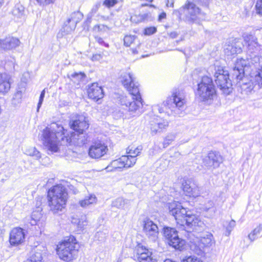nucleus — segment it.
Masks as SVG:
<instances>
[{
    "label": "nucleus",
    "mask_w": 262,
    "mask_h": 262,
    "mask_svg": "<svg viewBox=\"0 0 262 262\" xmlns=\"http://www.w3.org/2000/svg\"><path fill=\"white\" fill-rule=\"evenodd\" d=\"M97 201L96 196L94 194H89L83 199L79 201V205L83 208H86L91 205L96 204Z\"/></svg>",
    "instance_id": "28"
},
{
    "label": "nucleus",
    "mask_w": 262,
    "mask_h": 262,
    "mask_svg": "<svg viewBox=\"0 0 262 262\" xmlns=\"http://www.w3.org/2000/svg\"><path fill=\"white\" fill-rule=\"evenodd\" d=\"M235 225L236 224L234 220H232L230 221V222L228 224V225L226 228V230L225 232V235L226 236H229L231 232L235 226Z\"/></svg>",
    "instance_id": "45"
},
{
    "label": "nucleus",
    "mask_w": 262,
    "mask_h": 262,
    "mask_svg": "<svg viewBox=\"0 0 262 262\" xmlns=\"http://www.w3.org/2000/svg\"><path fill=\"white\" fill-rule=\"evenodd\" d=\"M23 92L20 90H18L14 94L12 102L14 105H17L21 102V98L23 96Z\"/></svg>",
    "instance_id": "39"
},
{
    "label": "nucleus",
    "mask_w": 262,
    "mask_h": 262,
    "mask_svg": "<svg viewBox=\"0 0 262 262\" xmlns=\"http://www.w3.org/2000/svg\"><path fill=\"white\" fill-rule=\"evenodd\" d=\"M214 243V241L212 234L206 233L199 237H196L193 239L190 247L193 248L198 254L202 252L205 248L211 247Z\"/></svg>",
    "instance_id": "9"
},
{
    "label": "nucleus",
    "mask_w": 262,
    "mask_h": 262,
    "mask_svg": "<svg viewBox=\"0 0 262 262\" xmlns=\"http://www.w3.org/2000/svg\"><path fill=\"white\" fill-rule=\"evenodd\" d=\"M244 74V69L242 68H236L235 66L233 69L232 75L237 80H241Z\"/></svg>",
    "instance_id": "38"
},
{
    "label": "nucleus",
    "mask_w": 262,
    "mask_h": 262,
    "mask_svg": "<svg viewBox=\"0 0 262 262\" xmlns=\"http://www.w3.org/2000/svg\"><path fill=\"white\" fill-rule=\"evenodd\" d=\"M182 262H203L200 258L194 256H190L183 260Z\"/></svg>",
    "instance_id": "49"
},
{
    "label": "nucleus",
    "mask_w": 262,
    "mask_h": 262,
    "mask_svg": "<svg viewBox=\"0 0 262 262\" xmlns=\"http://www.w3.org/2000/svg\"><path fill=\"white\" fill-rule=\"evenodd\" d=\"M255 7L256 13L262 15V0H257Z\"/></svg>",
    "instance_id": "50"
},
{
    "label": "nucleus",
    "mask_w": 262,
    "mask_h": 262,
    "mask_svg": "<svg viewBox=\"0 0 262 262\" xmlns=\"http://www.w3.org/2000/svg\"><path fill=\"white\" fill-rule=\"evenodd\" d=\"M88 94L89 98L95 101H98L104 97L102 88L98 83H93L89 85Z\"/></svg>",
    "instance_id": "16"
},
{
    "label": "nucleus",
    "mask_w": 262,
    "mask_h": 262,
    "mask_svg": "<svg viewBox=\"0 0 262 262\" xmlns=\"http://www.w3.org/2000/svg\"><path fill=\"white\" fill-rule=\"evenodd\" d=\"M131 202L130 200L120 197L112 202V206L118 209H129L131 205Z\"/></svg>",
    "instance_id": "25"
},
{
    "label": "nucleus",
    "mask_w": 262,
    "mask_h": 262,
    "mask_svg": "<svg viewBox=\"0 0 262 262\" xmlns=\"http://www.w3.org/2000/svg\"><path fill=\"white\" fill-rule=\"evenodd\" d=\"M132 96L133 100L129 103L127 108L129 111L136 112L142 105V99L139 92L138 94Z\"/></svg>",
    "instance_id": "27"
},
{
    "label": "nucleus",
    "mask_w": 262,
    "mask_h": 262,
    "mask_svg": "<svg viewBox=\"0 0 262 262\" xmlns=\"http://www.w3.org/2000/svg\"><path fill=\"white\" fill-rule=\"evenodd\" d=\"M42 136L44 145L53 152L58 151L60 141L61 144H68L71 142V139L64 135L63 126L56 122L51 123L43 129Z\"/></svg>",
    "instance_id": "1"
},
{
    "label": "nucleus",
    "mask_w": 262,
    "mask_h": 262,
    "mask_svg": "<svg viewBox=\"0 0 262 262\" xmlns=\"http://www.w3.org/2000/svg\"><path fill=\"white\" fill-rule=\"evenodd\" d=\"M247 64V61L244 59H238L235 63V68H242L245 69V68L246 67Z\"/></svg>",
    "instance_id": "46"
},
{
    "label": "nucleus",
    "mask_w": 262,
    "mask_h": 262,
    "mask_svg": "<svg viewBox=\"0 0 262 262\" xmlns=\"http://www.w3.org/2000/svg\"><path fill=\"white\" fill-rule=\"evenodd\" d=\"M214 73V80L221 90L226 95L232 92V83L229 78V73L223 67H215Z\"/></svg>",
    "instance_id": "7"
},
{
    "label": "nucleus",
    "mask_w": 262,
    "mask_h": 262,
    "mask_svg": "<svg viewBox=\"0 0 262 262\" xmlns=\"http://www.w3.org/2000/svg\"><path fill=\"white\" fill-rule=\"evenodd\" d=\"M122 83L125 89L132 95H136L139 94V89L137 82H135V78L130 73H126L122 76Z\"/></svg>",
    "instance_id": "11"
},
{
    "label": "nucleus",
    "mask_w": 262,
    "mask_h": 262,
    "mask_svg": "<svg viewBox=\"0 0 262 262\" xmlns=\"http://www.w3.org/2000/svg\"><path fill=\"white\" fill-rule=\"evenodd\" d=\"M68 198V193L64 186L57 185L48 191V200L50 210L56 213L65 207Z\"/></svg>",
    "instance_id": "3"
},
{
    "label": "nucleus",
    "mask_w": 262,
    "mask_h": 262,
    "mask_svg": "<svg viewBox=\"0 0 262 262\" xmlns=\"http://www.w3.org/2000/svg\"><path fill=\"white\" fill-rule=\"evenodd\" d=\"M41 217L40 213L38 211H34L30 217V223L31 225H35L39 221Z\"/></svg>",
    "instance_id": "41"
},
{
    "label": "nucleus",
    "mask_w": 262,
    "mask_h": 262,
    "mask_svg": "<svg viewBox=\"0 0 262 262\" xmlns=\"http://www.w3.org/2000/svg\"><path fill=\"white\" fill-rule=\"evenodd\" d=\"M241 52V48L235 45H228L225 49V53L228 56L235 55Z\"/></svg>",
    "instance_id": "31"
},
{
    "label": "nucleus",
    "mask_w": 262,
    "mask_h": 262,
    "mask_svg": "<svg viewBox=\"0 0 262 262\" xmlns=\"http://www.w3.org/2000/svg\"><path fill=\"white\" fill-rule=\"evenodd\" d=\"M42 256L40 252H36L30 259L26 260L25 262H42Z\"/></svg>",
    "instance_id": "40"
},
{
    "label": "nucleus",
    "mask_w": 262,
    "mask_h": 262,
    "mask_svg": "<svg viewBox=\"0 0 262 262\" xmlns=\"http://www.w3.org/2000/svg\"><path fill=\"white\" fill-rule=\"evenodd\" d=\"M262 230V225H260L258 226H257L256 228H255L252 232L254 234L255 236H257L258 234H259L261 231Z\"/></svg>",
    "instance_id": "57"
},
{
    "label": "nucleus",
    "mask_w": 262,
    "mask_h": 262,
    "mask_svg": "<svg viewBox=\"0 0 262 262\" xmlns=\"http://www.w3.org/2000/svg\"><path fill=\"white\" fill-rule=\"evenodd\" d=\"M252 60L255 63L258 64V74L255 76V80L258 86L262 88V55L255 56Z\"/></svg>",
    "instance_id": "26"
},
{
    "label": "nucleus",
    "mask_w": 262,
    "mask_h": 262,
    "mask_svg": "<svg viewBox=\"0 0 262 262\" xmlns=\"http://www.w3.org/2000/svg\"><path fill=\"white\" fill-rule=\"evenodd\" d=\"M166 16V13L164 12H163V13H161L160 15H159V19L160 20H161L162 19L165 18Z\"/></svg>",
    "instance_id": "63"
},
{
    "label": "nucleus",
    "mask_w": 262,
    "mask_h": 262,
    "mask_svg": "<svg viewBox=\"0 0 262 262\" xmlns=\"http://www.w3.org/2000/svg\"><path fill=\"white\" fill-rule=\"evenodd\" d=\"M40 5H48L54 3L55 0H36Z\"/></svg>",
    "instance_id": "55"
},
{
    "label": "nucleus",
    "mask_w": 262,
    "mask_h": 262,
    "mask_svg": "<svg viewBox=\"0 0 262 262\" xmlns=\"http://www.w3.org/2000/svg\"><path fill=\"white\" fill-rule=\"evenodd\" d=\"M208 3V0H199L198 4L202 5H207Z\"/></svg>",
    "instance_id": "62"
},
{
    "label": "nucleus",
    "mask_w": 262,
    "mask_h": 262,
    "mask_svg": "<svg viewBox=\"0 0 262 262\" xmlns=\"http://www.w3.org/2000/svg\"><path fill=\"white\" fill-rule=\"evenodd\" d=\"M87 225V221L85 217L81 218L77 223V226L80 229H82Z\"/></svg>",
    "instance_id": "53"
},
{
    "label": "nucleus",
    "mask_w": 262,
    "mask_h": 262,
    "mask_svg": "<svg viewBox=\"0 0 262 262\" xmlns=\"http://www.w3.org/2000/svg\"><path fill=\"white\" fill-rule=\"evenodd\" d=\"M99 5H100V4H97V5H95V7H94V8H93L92 9V12H96L97 11V10H98V8H99Z\"/></svg>",
    "instance_id": "64"
},
{
    "label": "nucleus",
    "mask_w": 262,
    "mask_h": 262,
    "mask_svg": "<svg viewBox=\"0 0 262 262\" xmlns=\"http://www.w3.org/2000/svg\"><path fill=\"white\" fill-rule=\"evenodd\" d=\"M177 233V231L174 228L170 227H166L164 228V236L168 239V241H169L170 239H171L174 236H176V234Z\"/></svg>",
    "instance_id": "33"
},
{
    "label": "nucleus",
    "mask_w": 262,
    "mask_h": 262,
    "mask_svg": "<svg viewBox=\"0 0 262 262\" xmlns=\"http://www.w3.org/2000/svg\"><path fill=\"white\" fill-rule=\"evenodd\" d=\"M143 147L141 145H139L136 148L128 147L126 149L127 155H124V157L128 159V163L133 167L136 163L137 157L140 155Z\"/></svg>",
    "instance_id": "19"
},
{
    "label": "nucleus",
    "mask_w": 262,
    "mask_h": 262,
    "mask_svg": "<svg viewBox=\"0 0 262 262\" xmlns=\"http://www.w3.org/2000/svg\"><path fill=\"white\" fill-rule=\"evenodd\" d=\"M85 77V74L83 73L79 72V73H74L72 74L70 76L72 80L74 82H79L80 81L83 79Z\"/></svg>",
    "instance_id": "42"
},
{
    "label": "nucleus",
    "mask_w": 262,
    "mask_h": 262,
    "mask_svg": "<svg viewBox=\"0 0 262 262\" xmlns=\"http://www.w3.org/2000/svg\"><path fill=\"white\" fill-rule=\"evenodd\" d=\"M168 122L166 120L157 119L151 122L150 124V132L152 135L162 132L168 126Z\"/></svg>",
    "instance_id": "18"
},
{
    "label": "nucleus",
    "mask_w": 262,
    "mask_h": 262,
    "mask_svg": "<svg viewBox=\"0 0 262 262\" xmlns=\"http://www.w3.org/2000/svg\"><path fill=\"white\" fill-rule=\"evenodd\" d=\"M185 103V95L179 91H175L163 102V105L166 110L171 111L172 115H176L179 114V111L183 108Z\"/></svg>",
    "instance_id": "5"
},
{
    "label": "nucleus",
    "mask_w": 262,
    "mask_h": 262,
    "mask_svg": "<svg viewBox=\"0 0 262 262\" xmlns=\"http://www.w3.org/2000/svg\"><path fill=\"white\" fill-rule=\"evenodd\" d=\"M128 162V159L122 156L119 159L113 161L106 169L107 171H112L118 168L132 167Z\"/></svg>",
    "instance_id": "20"
},
{
    "label": "nucleus",
    "mask_w": 262,
    "mask_h": 262,
    "mask_svg": "<svg viewBox=\"0 0 262 262\" xmlns=\"http://www.w3.org/2000/svg\"><path fill=\"white\" fill-rule=\"evenodd\" d=\"M95 38L96 41L99 44L103 45L104 46L108 47V44L104 42V41L103 40V39L101 37L98 36H95Z\"/></svg>",
    "instance_id": "56"
},
{
    "label": "nucleus",
    "mask_w": 262,
    "mask_h": 262,
    "mask_svg": "<svg viewBox=\"0 0 262 262\" xmlns=\"http://www.w3.org/2000/svg\"><path fill=\"white\" fill-rule=\"evenodd\" d=\"M136 251L139 262H157V260L152 257V252L143 245L139 244Z\"/></svg>",
    "instance_id": "15"
},
{
    "label": "nucleus",
    "mask_w": 262,
    "mask_h": 262,
    "mask_svg": "<svg viewBox=\"0 0 262 262\" xmlns=\"http://www.w3.org/2000/svg\"><path fill=\"white\" fill-rule=\"evenodd\" d=\"M168 243L170 246L175 249L179 250H181L185 244L184 240L179 237L178 233L176 234V237L174 236Z\"/></svg>",
    "instance_id": "30"
},
{
    "label": "nucleus",
    "mask_w": 262,
    "mask_h": 262,
    "mask_svg": "<svg viewBox=\"0 0 262 262\" xmlns=\"http://www.w3.org/2000/svg\"><path fill=\"white\" fill-rule=\"evenodd\" d=\"M256 236H255L254 235V234L253 233V232H251V233H250L248 235V237L249 238L251 241H253L255 239V237Z\"/></svg>",
    "instance_id": "61"
},
{
    "label": "nucleus",
    "mask_w": 262,
    "mask_h": 262,
    "mask_svg": "<svg viewBox=\"0 0 262 262\" xmlns=\"http://www.w3.org/2000/svg\"><path fill=\"white\" fill-rule=\"evenodd\" d=\"M174 0H167L166 6L167 7H173Z\"/></svg>",
    "instance_id": "60"
},
{
    "label": "nucleus",
    "mask_w": 262,
    "mask_h": 262,
    "mask_svg": "<svg viewBox=\"0 0 262 262\" xmlns=\"http://www.w3.org/2000/svg\"><path fill=\"white\" fill-rule=\"evenodd\" d=\"M161 162L162 163L161 164V166L163 165V169L164 170V169H166V167H167L168 164V161L166 160H162L161 161Z\"/></svg>",
    "instance_id": "59"
},
{
    "label": "nucleus",
    "mask_w": 262,
    "mask_h": 262,
    "mask_svg": "<svg viewBox=\"0 0 262 262\" xmlns=\"http://www.w3.org/2000/svg\"><path fill=\"white\" fill-rule=\"evenodd\" d=\"M180 12L185 16L187 21L190 23H198L204 13L193 3L188 2L180 9Z\"/></svg>",
    "instance_id": "8"
},
{
    "label": "nucleus",
    "mask_w": 262,
    "mask_h": 262,
    "mask_svg": "<svg viewBox=\"0 0 262 262\" xmlns=\"http://www.w3.org/2000/svg\"><path fill=\"white\" fill-rule=\"evenodd\" d=\"M243 37L247 46L252 42L255 43L256 40H257V38L251 34L245 33L243 34Z\"/></svg>",
    "instance_id": "36"
},
{
    "label": "nucleus",
    "mask_w": 262,
    "mask_h": 262,
    "mask_svg": "<svg viewBox=\"0 0 262 262\" xmlns=\"http://www.w3.org/2000/svg\"><path fill=\"white\" fill-rule=\"evenodd\" d=\"M11 76L7 73L0 74V93L5 95L7 93L11 88Z\"/></svg>",
    "instance_id": "21"
},
{
    "label": "nucleus",
    "mask_w": 262,
    "mask_h": 262,
    "mask_svg": "<svg viewBox=\"0 0 262 262\" xmlns=\"http://www.w3.org/2000/svg\"><path fill=\"white\" fill-rule=\"evenodd\" d=\"M14 19L17 21H22L25 19V8L20 4H16L12 10Z\"/></svg>",
    "instance_id": "23"
},
{
    "label": "nucleus",
    "mask_w": 262,
    "mask_h": 262,
    "mask_svg": "<svg viewBox=\"0 0 262 262\" xmlns=\"http://www.w3.org/2000/svg\"><path fill=\"white\" fill-rule=\"evenodd\" d=\"M168 208L170 213L174 217L177 224L180 226L186 225L195 228L196 227H201L203 224L198 216L187 211L178 202L169 203Z\"/></svg>",
    "instance_id": "2"
},
{
    "label": "nucleus",
    "mask_w": 262,
    "mask_h": 262,
    "mask_svg": "<svg viewBox=\"0 0 262 262\" xmlns=\"http://www.w3.org/2000/svg\"><path fill=\"white\" fill-rule=\"evenodd\" d=\"M118 3V0H105L103 4L107 7L110 8L115 6Z\"/></svg>",
    "instance_id": "51"
},
{
    "label": "nucleus",
    "mask_w": 262,
    "mask_h": 262,
    "mask_svg": "<svg viewBox=\"0 0 262 262\" xmlns=\"http://www.w3.org/2000/svg\"><path fill=\"white\" fill-rule=\"evenodd\" d=\"M174 139V136L173 135L167 136L163 141L164 147L168 146Z\"/></svg>",
    "instance_id": "47"
},
{
    "label": "nucleus",
    "mask_w": 262,
    "mask_h": 262,
    "mask_svg": "<svg viewBox=\"0 0 262 262\" xmlns=\"http://www.w3.org/2000/svg\"><path fill=\"white\" fill-rule=\"evenodd\" d=\"M19 43L20 41L17 38L10 37L2 40L0 47L4 50H11L18 46Z\"/></svg>",
    "instance_id": "24"
},
{
    "label": "nucleus",
    "mask_w": 262,
    "mask_h": 262,
    "mask_svg": "<svg viewBox=\"0 0 262 262\" xmlns=\"http://www.w3.org/2000/svg\"><path fill=\"white\" fill-rule=\"evenodd\" d=\"M183 190L186 195L196 197L199 194L198 186L189 181H185L183 183Z\"/></svg>",
    "instance_id": "22"
},
{
    "label": "nucleus",
    "mask_w": 262,
    "mask_h": 262,
    "mask_svg": "<svg viewBox=\"0 0 262 262\" xmlns=\"http://www.w3.org/2000/svg\"><path fill=\"white\" fill-rule=\"evenodd\" d=\"M24 153L28 156L34 157L36 160L39 159L41 157L40 152L34 147L26 148Z\"/></svg>",
    "instance_id": "32"
},
{
    "label": "nucleus",
    "mask_w": 262,
    "mask_h": 262,
    "mask_svg": "<svg viewBox=\"0 0 262 262\" xmlns=\"http://www.w3.org/2000/svg\"><path fill=\"white\" fill-rule=\"evenodd\" d=\"M72 23H69L68 20H67L64 24L63 27V31L64 33L65 34H68L72 32H73L75 29L76 28V26H74L73 28H72Z\"/></svg>",
    "instance_id": "43"
},
{
    "label": "nucleus",
    "mask_w": 262,
    "mask_h": 262,
    "mask_svg": "<svg viewBox=\"0 0 262 262\" xmlns=\"http://www.w3.org/2000/svg\"><path fill=\"white\" fill-rule=\"evenodd\" d=\"M215 94V91L212 79L207 76H203L198 84L196 97L200 101H204L213 99Z\"/></svg>",
    "instance_id": "6"
},
{
    "label": "nucleus",
    "mask_w": 262,
    "mask_h": 262,
    "mask_svg": "<svg viewBox=\"0 0 262 262\" xmlns=\"http://www.w3.org/2000/svg\"><path fill=\"white\" fill-rule=\"evenodd\" d=\"M247 47L251 53H256L257 52L262 51V46L258 43L257 40H256L255 43L252 42L248 45Z\"/></svg>",
    "instance_id": "35"
},
{
    "label": "nucleus",
    "mask_w": 262,
    "mask_h": 262,
    "mask_svg": "<svg viewBox=\"0 0 262 262\" xmlns=\"http://www.w3.org/2000/svg\"><path fill=\"white\" fill-rule=\"evenodd\" d=\"M78 245L73 236L67 237L57 246L56 251L60 259L69 261L76 255Z\"/></svg>",
    "instance_id": "4"
},
{
    "label": "nucleus",
    "mask_w": 262,
    "mask_h": 262,
    "mask_svg": "<svg viewBox=\"0 0 262 262\" xmlns=\"http://www.w3.org/2000/svg\"><path fill=\"white\" fill-rule=\"evenodd\" d=\"M242 89L246 93L250 92L253 89V86L251 83H244L241 85Z\"/></svg>",
    "instance_id": "48"
},
{
    "label": "nucleus",
    "mask_w": 262,
    "mask_h": 262,
    "mask_svg": "<svg viewBox=\"0 0 262 262\" xmlns=\"http://www.w3.org/2000/svg\"><path fill=\"white\" fill-rule=\"evenodd\" d=\"M102 59V56L99 54L93 55L91 58L93 61H99Z\"/></svg>",
    "instance_id": "58"
},
{
    "label": "nucleus",
    "mask_w": 262,
    "mask_h": 262,
    "mask_svg": "<svg viewBox=\"0 0 262 262\" xmlns=\"http://www.w3.org/2000/svg\"><path fill=\"white\" fill-rule=\"evenodd\" d=\"M110 30V28L107 26L102 24H98L95 25L93 28V31L95 33L103 34Z\"/></svg>",
    "instance_id": "34"
},
{
    "label": "nucleus",
    "mask_w": 262,
    "mask_h": 262,
    "mask_svg": "<svg viewBox=\"0 0 262 262\" xmlns=\"http://www.w3.org/2000/svg\"><path fill=\"white\" fill-rule=\"evenodd\" d=\"M108 150L107 146L104 143L95 142L90 146L89 155L92 158L99 159L106 154Z\"/></svg>",
    "instance_id": "12"
},
{
    "label": "nucleus",
    "mask_w": 262,
    "mask_h": 262,
    "mask_svg": "<svg viewBox=\"0 0 262 262\" xmlns=\"http://www.w3.org/2000/svg\"><path fill=\"white\" fill-rule=\"evenodd\" d=\"M143 232L147 238L155 242L158 238L159 228L156 224L150 219H146L143 221Z\"/></svg>",
    "instance_id": "10"
},
{
    "label": "nucleus",
    "mask_w": 262,
    "mask_h": 262,
    "mask_svg": "<svg viewBox=\"0 0 262 262\" xmlns=\"http://www.w3.org/2000/svg\"><path fill=\"white\" fill-rule=\"evenodd\" d=\"M132 97L133 96L131 94L128 96H123L120 99L121 104L128 107V105H129V103H130L131 101L133 100Z\"/></svg>",
    "instance_id": "44"
},
{
    "label": "nucleus",
    "mask_w": 262,
    "mask_h": 262,
    "mask_svg": "<svg viewBox=\"0 0 262 262\" xmlns=\"http://www.w3.org/2000/svg\"><path fill=\"white\" fill-rule=\"evenodd\" d=\"M25 233L24 230L19 227L14 228L10 233L9 242L12 246H18L25 241Z\"/></svg>",
    "instance_id": "14"
},
{
    "label": "nucleus",
    "mask_w": 262,
    "mask_h": 262,
    "mask_svg": "<svg viewBox=\"0 0 262 262\" xmlns=\"http://www.w3.org/2000/svg\"><path fill=\"white\" fill-rule=\"evenodd\" d=\"M45 90H43L41 94H40V97H39V102L38 103V105H37V112H39V108L42 103V102H43V98L45 97Z\"/></svg>",
    "instance_id": "54"
},
{
    "label": "nucleus",
    "mask_w": 262,
    "mask_h": 262,
    "mask_svg": "<svg viewBox=\"0 0 262 262\" xmlns=\"http://www.w3.org/2000/svg\"><path fill=\"white\" fill-rule=\"evenodd\" d=\"M137 41L135 35H126L124 38V43L126 47H130L132 44L136 43Z\"/></svg>",
    "instance_id": "37"
},
{
    "label": "nucleus",
    "mask_w": 262,
    "mask_h": 262,
    "mask_svg": "<svg viewBox=\"0 0 262 262\" xmlns=\"http://www.w3.org/2000/svg\"><path fill=\"white\" fill-rule=\"evenodd\" d=\"M71 126L76 132L79 134H83L89 128V124L85 117L80 116L77 119L72 121Z\"/></svg>",
    "instance_id": "17"
},
{
    "label": "nucleus",
    "mask_w": 262,
    "mask_h": 262,
    "mask_svg": "<svg viewBox=\"0 0 262 262\" xmlns=\"http://www.w3.org/2000/svg\"><path fill=\"white\" fill-rule=\"evenodd\" d=\"M83 15V14L80 11H75L71 13L67 20L69 23H72V28L74 26H76L77 23H78L82 18Z\"/></svg>",
    "instance_id": "29"
},
{
    "label": "nucleus",
    "mask_w": 262,
    "mask_h": 262,
    "mask_svg": "<svg viewBox=\"0 0 262 262\" xmlns=\"http://www.w3.org/2000/svg\"><path fill=\"white\" fill-rule=\"evenodd\" d=\"M222 161V157L218 152L210 151L204 159L203 163L208 168H214L218 167Z\"/></svg>",
    "instance_id": "13"
},
{
    "label": "nucleus",
    "mask_w": 262,
    "mask_h": 262,
    "mask_svg": "<svg viewBox=\"0 0 262 262\" xmlns=\"http://www.w3.org/2000/svg\"><path fill=\"white\" fill-rule=\"evenodd\" d=\"M157 31V29L154 27H150L145 28L144 30V34L150 35L155 33Z\"/></svg>",
    "instance_id": "52"
}]
</instances>
